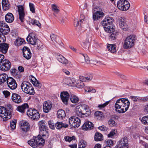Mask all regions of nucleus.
Instances as JSON below:
<instances>
[{
  "instance_id": "nucleus-1",
  "label": "nucleus",
  "mask_w": 148,
  "mask_h": 148,
  "mask_svg": "<svg viewBox=\"0 0 148 148\" xmlns=\"http://www.w3.org/2000/svg\"><path fill=\"white\" fill-rule=\"evenodd\" d=\"M12 110V108L10 105H8L6 108L0 106V116L3 119V121H6L11 118Z\"/></svg>"
},
{
  "instance_id": "nucleus-2",
  "label": "nucleus",
  "mask_w": 148,
  "mask_h": 148,
  "mask_svg": "<svg viewBox=\"0 0 148 148\" xmlns=\"http://www.w3.org/2000/svg\"><path fill=\"white\" fill-rule=\"evenodd\" d=\"M28 144L34 148H36L38 146L40 147L43 146L45 143V140L40 135L37 137H34L28 141Z\"/></svg>"
},
{
  "instance_id": "nucleus-3",
  "label": "nucleus",
  "mask_w": 148,
  "mask_h": 148,
  "mask_svg": "<svg viewBox=\"0 0 148 148\" xmlns=\"http://www.w3.org/2000/svg\"><path fill=\"white\" fill-rule=\"evenodd\" d=\"M114 19L112 17L106 16L101 21V24L103 26L105 31H109L110 29H113L114 26L113 24Z\"/></svg>"
},
{
  "instance_id": "nucleus-4",
  "label": "nucleus",
  "mask_w": 148,
  "mask_h": 148,
  "mask_svg": "<svg viewBox=\"0 0 148 148\" xmlns=\"http://www.w3.org/2000/svg\"><path fill=\"white\" fill-rule=\"evenodd\" d=\"M21 87L22 90L26 93L32 95L35 93L34 89L32 85L27 81H25L22 82Z\"/></svg>"
},
{
  "instance_id": "nucleus-5",
  "label": "nucleus",
  "mask_w": 148,
  "mask_h": 148,
  "mask_svg": "<svg viewBox=\"0 0 148 148\" xmlns=\"http://www.w3.org/2000/svg\"><path fill=\"white\" fill-rule=\"evenodd\" d=\"M136 36L134 35L128 36L125 40L123 45V47L125 49L131 48L134 45Z\"/></svg>"
},
{
  "instance_id": "nucleus-6",
  "label": "nucleus",
  "mask_w": 148,
  "mask_h": 148,
  "mask_svg": "<svg viewBox=\"0 0 148 148\" xmlns=\"http://www.w3.org/2000/svg\"><path fill=\"white\" fill-rule=\"evenodd\" d=\"M126 103H127L126 107L125 108V111H127L130 106V102L128 100L125 98H120L117 100L115 104V110L118 109V108H120L121 106L125 105Z\"/></svg>"
},
{
  "instance_id": "nucleus-7",
  "label": "nucleus",
  "mask_w": 148,
  "mask_h": 148,
  "mask_svg": "<svg viewBox=\"0 0 148 148\" xmlns=\"http://www.w3.org/2000/svg\"><path fill=\"white\" fill-rule=\"evenodd\" d=\"M118 8L123 11H126L129 8L130 5L129 2L126 0H120L117 2Z\"/></svg>"
},
{
  "instance_id": "nucleus-8",
  "label": "nucleus",
  "mask_w": 148,
  "mask_h": 148,
  "mask_svg": "<svg viewBox=\"0 0 148 148\" xmlns=\"http://www.w3.org/2000/svg\"><path fill=\"white\" fill-rule=\"evenodd\" d=\"M69 123L72 127L74 128L78 127L80 125L81 120L76 116H71L69 120Z\"/></svg>"
},
{
  "instance_id": "nucleus-9",
  "label": "nucleus",
  "mask_w": 148,
  "mask_h": 148,
  "mask_svg": "<svg viewBox=\"0 0 148 148\" xmlns=\"http://www.w3.org/2000/svg\"><path fill=\"white\" fill-rule=\"evenodd\" d=\"M45 121L44 120L40 121L38 123L40 134L42 136H46V134L47 133V127L46 124L45 123Z\"/></svg>"
},
{
  "instance_id": "nucleus-10",
  "label": "nucleus",
  "mask_w": 148,
  "mask_h": 148,
  "mask_svg": "<svg viewBox=\"0 0 148 148\" xmlns=\"http://www.w3.org/2000/svg\"><path fill=\"white\" fill-rule=\"evenodd\" d=\"M11 66V63L9 60H3L0 63V70L3 71H6L10 69Z\"/></svg>"
},
{
  "instance_id": "nucleus-11",
  "label": "nucleus",
  "mask_w": 148,
  "mask_h": 148,
  "mask_svg": "<svg viewBox=\"0 0 148 148\" xmlns=\"http://www.w3.org/2000/svg\"><path fill=\"white\" fill-rule=\"evenodd\" d=\"M7 83L8 87L11 90L16 89L17 84L15 80L12 77L8 78Z\"/></svg>"
},
{
  "instance_id": "nucleus-12",
  "label": "nucleus",
  "mask_w": 148,
  "mask_h": 148,
  "mask_svg": "<svg viewBox=\"0 0 148 148\" xmlns=\"http://www.w3.org/2000/svg\"><path fill=\"white\" fill-rule=\"evenodd\" d=\"M128 140L126 137L120 140L117 143V147L119 148H128Z\"/></svg>"
},
{
  "instance_id": "nucleus-13",
  "label": "nucleus",
  "mask_w": 148,
  "mask_h": 148,
  "mask_svg": "<svg viewBox=\"0 0 148 148\" xmlns=\"http://www.w3.org/2000/svg\"><path fill=\"white\" fill-rule=\"evenodd\" d=\"M75 112L76 115L81 118H84L88 116L87 114H84V111L82 110L81 106H77L75 108Z\"/></svg>"
},
{
  "instance_id": "nucleus-14",
  "label": "nucleus",
  "mask_w": 148,
  "mask_h": 148,
  "mask_svg": "<svg viewBox=\"0 0 148 148\" xmlns=\"http://www.w3.org/2000/svg\"><path fill=\"white\" fill-rule=\"evenodd\" d=\"M27 42L32 45H36L37 43L38 39L36 38L33 34H30L26 38Z\"/></svg>"
},
{
  "instance_id": "nucleus-15",
  "label": "nucleus",
  "mask_w": 148,
  "mask_h": 148,
  "mask_svg": "<svg viewBox=\"0 0 148 148\" xmlns=\"http://www.w3.org/2000/svg\"><path fill=\"white\" fill-rule=\"evenodd\" d=\"M106 32L109 33V40L111 41L115 40L118 35V32L116 30H115L114 28L113 29H110L109 31H106Z\"/></svg>"
},
{
  "instance_id": "nucleus-16",
  "label": "nucleus",
  "mask_w": 148,
  "mask_h": 148,
  "mask_svg": "<svg viewBox=\"0 0 148 148\" xmlns=\"http://www.w3.org/2000/svg\"><path fill=\"white\" fill-rule=\"evenodd\" d=\"M21 128L24 132H26L29 130V123L25 121H20Z\"/></svg>"
},
{
  "instance_id": "nucleus-17",
  "label": "nucleus",
  "mask_w": 148,
  "mask_h": 148,
  "mask_svg": "<svg viewBox=\"0 0 148 148\" xmlns=\"http://www.w3.org/2000/svg\"><path fill=\"white\" fill-rule=\"evenodd\" d=\"M23 56L26 59L29 60L32 56V53L28 47H25L23 48Z\"/></svg>"
},
{
  "instance_id": "nucleus-18",
  "label": "nucleus",
  "mask_w": 148,
  "mask_h": 148,
  "mask_svg": "<svg viewBox=\"0 0 148 148\" xmlns=\"http://www.w3.org/2000/svg\"><path fill=\"white\" fill-rule=\"evenodd\" d=\"M11 99L13 102L16 103H19L22 102L21 96L16 93H13L12 94Z\"/></svg>"
},
{
  "instance_id": "nucleus-19",
  "label": "nucleus",
  "mask_w": 148,
  "mask_h": 148,
  "mask_svg": "<svg viewBox=\"0 0 148 148\" xmlns=\"http://www.w3.org/2000/svg\"><path fill=\"white\" fill-rule=\"evenodd\" d=\"M104 16V14L102 12L97 11L93 14V19L94 21H97L103 18Z\"/></svg>"
},
{
  "instance_id": "nucleus-20",
  "label": "nucleus",
  "mask_w": 148,
  "mask_h": 148,
  "mask_svg": "<svg viewBox=\"0 0 148 148\" xmlns=\"http://www.w3.org/2000/svg\"><path fill=\"white\" fill-rule=\"evenodd\" d=\"M94 127V125L91 122L87 121L82 125V128L84 130H91Z\"/></svg>"
},
{
  "instance_id": "nucleus-21",
  "label": "nucleus",
  "mask_w": 148,
  "mask_h": 148,
  "mask_svg": "<svg viewBox=\"0 0 148 148\" xmlns=\"http://www.w3.org/2000/svg\"><path fill=\"white\" fill-rule=\"evenodd\" d=\"M52 104L51 103L45 101L43 104V110L44 112L46 113L48 112L51 110Z\"/></svg>"
},
{
  "instance_id": "nucleus-22",
  "label": "nucleus",
  "mask_w": 148,
  "mask_h": 148,
  "mask_svg": "<svg viewBox=\"0 0 148 148\" xmlns=\"http://www.w3.org/2000/svg\"><path fill=\"white\" fill-rule=\"evenodd\" d=\"M119 25L121 28L125 31H127V25L125 23V19L124 17H121L119 18Z\"/></svg>"
},
{
  "instance_id": "nucleus-23",
  "label": "nucleus",
  "mask_w": 148,
  "mask_h": 148,
  "mask_svg": "<svg viewBox=\"0 0 148 148\" xmlns=\"http://www.w3.org/2000/svg\"><path fill=\"white\" fill-rule=\"evenodd\" d=\"M31 118L33 120H37L40 118V115L39 112L36 109H32Z\"/></svg>"
},
{
  "instance_id": "nucleus-24",
  "label": "nucleus",
  "mask_w": 148,
  "mask_h": 148,
  "mask_svg": "<svg viewBox=\"0 0 148 148\" xmlns=\"http://www.w3.org/2000/svg\"><path fill=\"white\" fill-rule=\"evenodd\" d=\"M5 21L8 23H12L14 20V17L12 13L8 12L5 15Z\"/></svg>"
},
{
  "instance_id": "nucleus-25",
  "label": "nucleus",
  "mask_w": 148,
  "mask_h": 148,
  "mask_svg": "<svg viewBox=\"0 0 148 148\" xmlns=\"http://www.w3.org/2000/svg\"><path fill=\"white\" fill-rule=\"evenodd\" d=\"M2 5L3 10H8L10 7V4L9 3L8 0H2Z\"/></svg>"
},
{
  "instance_id": "nucleus-26",
  "label": "nucleus",
  "mask_w": 148,
  "mask_h": 148,
  "mask_svg": "<svg viewBox=\"0 0 148 148\" xmlns=\"http://www.w3.org/2000/svg\"><path fill=\"white\" fill-rule=\"evenodd\" d=\"M31 76L33 78V79L32 78L31 79V82H32L34 85L39 88H40L42 86L41 84L33 76L31 75Z\"/></svg>"
},
{
  "instance_id": "nucleus-27",
  "label": "nucleus",
  "mask_w": 148,
  "mask_h": 148,
  "mask_svg": "<svg viewBox=\"0 0 148 148\" xmlns=\"http://www.w3.org/2000/svg\"><path fill=\"white\" fill-rule=\"evenodd\" d=\"M8 45L5 43H1L0 44V51L3 53H6L8 48Z\"/></svg>"
},
{
  "instance_id": "nucleus-28",
  "label": "nucleus",
  "mask_w": 148,
  "mask_h": 148,
  "mask_svg": "<svg viewBox=\"0 0 148 148\" xmlns=\"http://www.w3.org/2000/svg\"><path fill=\"white\" fill-rule=\"evenodd\" d=\"M93 75L92 74H88L85 75V77L82 76H80L79 77V79L82 80L84 81L86 80H91L92 78Z\"/></svg>"
},
{
  "instance_id": "nucleus-29",
  "label": "nucleus",
  "mask_w": 148,
  "mask_h": 148,
  "mask_svg": "<svg viewBox=\"0 0 148 148\" xmlns=\"http://www.w3.org/2000/svg\"><path fill=\"white\" fill-rule=\"evenodd\" d=\"M28 105L27 103H25L21 106H18L17 107V110L19 112L23 113L25 112V110L28 108Z\"/></svg>"
},
{
  "instance_id": "nucleus-30",
  "label": "nucleus",
  "mask_w": 148,
  "mask_h": 148,
  "mask_svg": "<svg viewBox=\"0 0 148 148\" xmlns=\"http://www.w3.org/2000/svg\"><path fill=\"white\" fill-rule=\"evenodd\" d=\"M57 58L60 62L63 64H66L68 63V60L61 55H58L57 57Z\"/></svg>"
},
{
  "instance_id": "nucleus-31",
  "label": "nucleus",
  "mask_w": 148,
  "mask_h": 148,
  "mask_svg": "<svg viewBox=\"0 0 148 148\" xmlns=\"http://www.w3.org/2000/svg\"><path fill=\"white\" fill-rule=\"evenodd\" d=\"M81 107L82 110L84 111V114H87L88 116L90 114L91 111L88 105L85 104H83Z\"/></svg>"
},
{
  "instance_id": "nucleus-32",
  "label": "nucleus",
  "mask_w": 148,
  "mask_h": 148,
  "mask_svg": "<svg viewBox=\"0 0 148 148\" xmlns=\"http://www.w3.org/2000/svg\"><path fill=\"white\" fill-rule=\"evenodd\" d=\"M57 115L58 118L62 119L65 116L66 114L65 111L63 110L60 109L57 112Z\"/></svg>"
},
{
  "instance_id": "nucleus-33",
  "label": "nucleus",
  "mask_w": 148,
  "mask_h": 148,
  "mask_svg": "<svg viewBox=\"0 0 148 148\" xmlns=\"http://www.w3.org/2000/svg\"><path fill=\"white\" fill-rule=\"evenodd\" d=\"M70 100L73 103H77L79 101V98L76 95L73 94H71L70 96Z\"/></svg>"
},
{
  "instance_id": "nucleus-34",
  "label": "nucleus",
  "mask_w": 148,
  "mask_h": 148,
  "mask_svg": "<svg viewBox=\"0 0 148 148\" xmlns=\"http://www.w3.org/2000/svg\"><path fill=\"white\" fill-rule=\"evenodd\" d=\"M65 94H60V97L61 99L63 102L64 103V104L66 105H67L68 103V100L69 99V98L70 97L68 96H64L65 95H66Z\"/></svg>"
},
{
  "instance_id": "nucleus-35",
  "label": "nucleus",
  "mask_w": 148,
  "mask_h": 148,
  "mask_svg": "<svg viewBox=\"0 0 148 148\" xmlns=\"http://www.w3.org/2000/svg\"><path fill=\"white\" fill-rule=\"evenodd\" d=\"M7 75L5 73L0 74V85L3 84L6 81H7Z\"/></svg>"
},
{
  "instance_id": "nucleus-36",
  "label": "nucleus",
  "mask_w": 148,
  "mask_h": 148,
  "mask_svg": "<svg viewBox=\"0 0 148 148\" xmlns=\"http://www.w3.org/2000/svg\"><path fill=\"white\" fill-rule=\"evenodd\" d=\"M10 31L9 27L6 24V26H5V27L2 28V29H1V30H0V32L3 34L7 35L9 33Z\"/></svg>"
},
{
  "instance_id": "nucleus-37",
  "label": "nucleus",
  "mask_w": 148,
  "mask_h": 148,
  "mask_svg": "<svg viewBox=\"0 0 148 148\" xmlns=\"http://www.w3.org/2000/svg\"><path fill=\"white\" fill-rule=\"evenodd\" d=\"M103 136L101 134L97 132L95 134L94 139L97 141H101L103 140Z\"/></svg>"
},
{
  "instance_id": "nucleus-38",
  "label": "nucleus",
  "mask_w": 148,
  "mask_h": 148,
  "mask_svg": "<svg viewBox=\"0 0 148 148\" xmlns=\"http://www.w3.org/2000/svg\"><path fill=\"white\" fill-rule=\"evenodd\" d=\"M55 126L57 129H60L62 127H66L68 126V125L63 123L62 122H57L55 124Z\"/></svg>"
},
{
  "instance_id": "nucleus-39",
  "label": "nucleus",
  "mask_w": 148,
  "mask_h": 148,
  "mask_svg": "<svg viewBox=\"0 0 148 148\" xmlns=\"http://www.w3.org/2000/svg\"><path fill=\"white\" fill-rule=\"evenodd\" d=\"M108 50L112 53H114L116 51V47L115 44H108L107 46Z\"/></svg>"
},
{
  "instance_id": "nucleus-40",
  "label": "nucleus",
  "mask_w": 148,
  "mask_h": 148,
  "mask_svg": "<svg viewBox=\"0 0 148 148\" xmlns=\"http://www.w3.org/2000/svg\"><path fill=\"white\" fill-rule=\"evenodd\" d=\"M127 103H126L125 105H123L121 106L120 108H118V109L116 110L119 113H124L126 111H125V108L126 107Z\"/></svg>"
},
{
  "instance_id": "nucleus-41",
  "label": "nucleus",
  "mask_w": 148,
  "mask_h": 148,
  "mask_svg": "<svg viewBox=\"0 0 148 148\" xmlns=\"http://www.w3.org/2000/svg\"><path fill=\"white\" fill-rule=\"evenodd\" d=\"M95 115L96 118L100 120L103 117V113L101 111H97L95 112Z\"/></svg>"
},
{
  "instance_id": "nucleus-42",
  "label": "nucleus",
  "mask_w": 148,
  "mask_h": 148,
  "mask_svg": "<svg viewBox=\"0 0 148 148\" xmlns=\"http://www.w3.org/2000/svg\"><path fill=\"white\" fill-rule=\"evenodd\" d=\"M84 81L80 79V80L78 81V82L76 84V86L77 87L79 88H82L84 86V84L83 83Z\"/></svg>"
},
{
  "instance_id": "nucleus-43",
  "label": "nucleus",
  "mask_w": 148,
  "mask_h": 148,
  "mask_svg": "<svg viewBox=\"0 0 148 148\" xmlns=\"http://www.w3.org/2000/svg\"><path fill=\"white\" fill-rule=\"evenodd\" d=\"M19 15V19L21 22L23 23L24 21V16H25V12L18 13Z\"/></svg>"
},
{
  "instance_id": "nucleus-44",
  "label": "nucleus",
  "mask_w": 148,
  "mask_h": 148,
  "mask_svg": "<svg viewBox=\"0 0 148 148\" xmlns=\"http://www.w3.org/2000/svg\"><path fill=\"white\" fill-rule=\"evenodd\" d=\"M15 42L16 43L17 45H21L23 43V42H25V40L23 38H18L16 39Z\"/></svg>"
},
{
  "instance_id": "nucleus-45",
  "label": "nucleus",
  "mask_w": 148,
  "mask_h": 148,
  "mask_svg": "<svg viewBox=\"0 0 148 148\" xmlns=\"http://www.w3.org/2000/svg\"><path fill=\"white\" fill-rule=\"evenodd\" d=\"M16 120L12 121L10 123V127L12 130H14L16 128Z\"/></svg>"
},
{
  "instance_id": "nucleus-46",
  "label": "nucleus",
  "mask_w": 148,
  "mask_h": 148,
  "mask_svg": "<svg viewBox=\"0 0 148 148\" xmlns=\"http://www.w3.org/2000/svg\"><path fill=\"white\" fill-rule=\"evenodd\" d=\"M109 101H107L103 104H99L98 105V107L99 109H101L106 106L109 103Z\"/></svg>"
},
{
  "instance_id": "nucleus-47",
  "label": "nucleus",
  "mask_w": 148,
  "mask_h": 148,
  "mask_svg": "<svg viewBox=\"0 0 148 148\" xmlns=\"http://www.w3.org/2000/svg\"><path fill=\"white\" fill-rule=\"evenodd\" d=\"M142 122L144 124H148V116H146L142 118Z\"/></svg>"
},
{
  "instance_id": "nucleus-48",
  "label": "nucleus",
  "mask_w": 148,
  "mask_h": 148,
  "mask_svg": "<svg viewBox=\"0 0 148 148\" xmlns=\"http://www.w3.org/2000/svg\"><path fill=\"white\" fill-rule=\"evenodd\" d=\"M17 7L18 13L24 12V7L22 5H18Z\"/></svg>"
},
{
  "instance_id": "nucleus-49",
  "label": "nucleus",
  "mask_w": 148,
  "mask_h": 148,
  "mask_svg": "<svg viewBox=\"0 0 148 148\" xmlns=\"http://www.w3.org/2000/svg\"><path fill=\"white\" fill-rule=\"evenodd\" d=\"M106 144L107 145L105 147L107 146H109L111 148V146L113 145V142L111 140H108L106 141Z\"/></svg>"
},
{
  "instance_id": "nucleus-50",
  "label": "nucleus",
  "mask_w": 148,
  "mask_h": 148,
  "mask_svg": "<svg viewBox=\"0 0 148 148\" xmlns=\"http://www.w3.org/2000/svg\"><path fill=\"white\" fill-rule=\"evenodd\" d=\"M67 84L68 85L73 86H74V83L71 78H69L67 79Z\"/></svg>"
},
{
  "instance_id": "nucleus-51",
  "label": "nucleus",
  "mask_w": 148,
  "mask_h": 148,
  "mask_svg": "<svg viewBox=\"0 0 148 148\" xmlns=\"http://www.w3.org/2000/svg\"><path fill=\"white\" fill-rule=\"evenodd\" d=\"M48 125L49 127L52 130L55 129V125L53 123V121H49L48 122Z\"/></svg>"
},
{
  "instance_id": "nucleus-52",
  "label": "nucleus",
  "mask_w": 148,
  "mask_h": 148,
  "mask_svg": "<svg viewBox=\"0 0 148 148\" xmlns=\"http://www.w3.org/2000/svg\"><path fill=\"white\" fill-rule=\"evenodd\" d=\"M52 9L55 12L58 13L59 12V10L57 8V6L55 4H53L52 5Z\"/></svg>"
},
{
  "instance_id": "nucleus-53",
  "label": "nucleus",
  "mask_w": 148,
  "mask_h": 148,
  "mask_svg": "<svg viewBox=\"0 0 148 148\" xmlns=\"http://www.w3.org/2000/svg\"><path fill=\"white\" fill-rule=\"evenodd\" d=\"M30 10L33 13L35 12V8L34 4L31 3H29Z\"/></svg>"
},
{
  "instance_id": "nucleus-54",
  "label": "nucleus",
  "mask_w": 148,
  "mask_h": 148,
  "mask_svg": "<svg viewBox=\"0 0 148 148\" xmlns=\"http://www.w3.org/2000/svg\"><path fill=\"white\" fill-rule=\"evenodd\" d=\"M3 93L5 98L9 97L10 94V93L7 90H4L3 91Z\"/></svg>"
},
{
  "instance_id": "nucleus-55",
  "label": "nucleus",
  "mask_w": 148,
  "mask_h": 148,
  "mask_svg": "<svg viewBox=\"0 0 148 148\" xmlns=\"http://www.w3.org/2000/svg\"><path fill=\"white\" fill-rule=\"evenodd\" d=\"M50 37L52 41L53 42L56 41L57 36L53 34H51Z\"/></svg>"
},
{
  "instance_id": "nucleus-56",
  "label": "nucleus",
  "mask_w": 148,
  "mask_h": 148,
  "mask_svg": "<svg viewBox=\"0 0 148 148\" xmlns=\"http://www.w3.org/2000/svg\"><path fill=\"white\" fill-rule=\"evenodd\" d=\"M33 24H35L36 25L39 27H41V24L39 23L38 21H37L35 19L34 20L33 23Z\"/></svg>"
},
{
  "instance_id": "nucleus-57",
  "label": "nucleus",
  "mask_w": 148,
  "mask_h": 148,
  "mask_svg": "<svg viewBox=\"0 0 148 148\" xmlns=\"http://www.w3.org/2000/svg\"><path fill=\"white\" fill-rule=\"evenodd\" d=\"M108 123L110 126L112 127L114 125L115 122L112 119H110L108 122Z\"/></svg>"
},
{
  "instance_id": "nucleus-58",
  "label": "nucleus",
  "mask_w": 148,
  "mask_h": 148,
  "mask_svg": "<svg viewBox=\"0 0 148 148\" xmlns=\"http://www.w3.org/2000/svg\"><path fill=\"white\" fill-rule=\"evenodd\" d=\"M12 74L17 75L18 73V71L15 69H12L10 70Z\"/></svg>"
},
{
  "instance_id": "nucleus-59",
  "label": "nucleus",
  "mask_w": 148,
  "mask_h": 148,
  "mask_svg": "<svg viewBox=\"0 0 148 148\" xmlns=\"http://www.w3.org/2000/svg\"><path fill=\"white\" fill-rule=\"evenodd\" d=\"M84 57L85 60V61L86 62L87 64H89L90 63V60L89 59V58L86 55L85 56L83 55Z\"/></svg>"
},
{
  "instance_id": "nucleus-60",
  "label": "nucleus",
  "mask_w": 148,
  "mask_h": 148,
  "mask_svg": "<svg viewBox=\"0 0 148 148\" xmlns=\"http://www.w3.org/2000/svg\"><path fill=\"white\" fill-rule=\"evenodd\" d=\"M116 131L114 130L113 131L110 132L109 134L108 135V137L113 136L115 134Z\"/></svg>"
},
{
  "instance_id": "nucleus-61",
  "label": "nucleus",
  "mask_w": 148,
  "mask_h": 148,
  "mask_svg": "<svg viewBox=\"0 0 148 148\" xmlns=\"http://www.w3.org/2000/svg\"><path fill=\"white\" fill-rule=\"evenodd\" d=\"M92 88H90L89 87H86L85 88V92H91Z\"/></svg>"
},
{
  "instance_id": "nucleus-62",
  "label": "nucleus",
  "mask_w": 148,
  "mask_h": 148,
  "mask_svg": "<svg viewBox=\"0 0 148 148\" xmlns=\"http://www.w3.org/2000/svg\"><path fill=\"white\" fill-rule=\"evenodd\" d=\"M64 138L65 140L66 141H68L69 142H70L71 141H72V139H71V137H70V136H65L64 137Z\"/></svg>"
},
{
  "instance_id": "nucleus-63",
  "label": "nucleus",
  "mask_w": 148,
  "mask_h": 148,
  "mask_svg": "<svg viewBox=\"0 0 148 148\" xmlns=\"http://www.w3.org/2000/svg\"><path fill=\"white\" fill-rule=\"evenodd\" d=\"M116 75L122 79H125V77L124 75L121 74L119 73H117Z\"/></svg>"
},
{
  "instance_id": "nucleus-64",
  "label": "nucleus",
  "mask_w": 148,
  "mask_h": 148,
  "mask_svg": "<svg viewBox=\"0 0 148 148\" xmlns=\"http://www.w3.org/2000/svg\"><path fill=\"white\" fill-rule=\"evenodd\" d=\"M18 70L20 72H22L24 71V68L21 66L18 67Z\"/></svg>"
}]
</instances>
